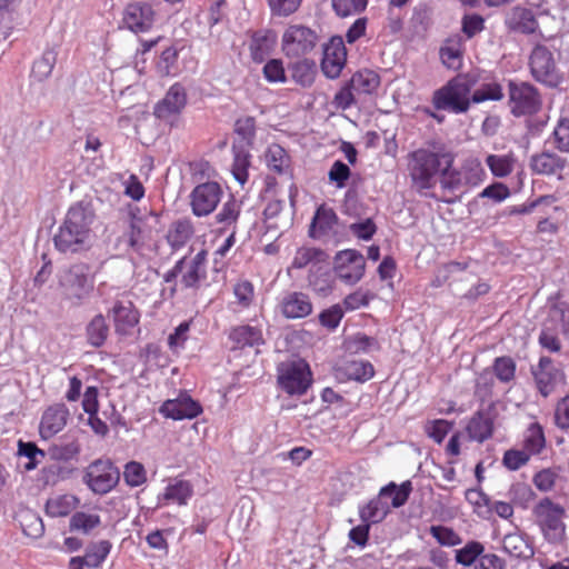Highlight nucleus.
<instances>
[{
	"label": "nucleus",
	"instance_id": "f257e3e1",
	"mask_svg": "<svg viewBox=\"0 0 569 569\" xmlns=\"http://www.w3.org/2000/svg\"><path fill=\"white\" fill-rule=\"evenodd\" d=\"M408 174L412 188L420 194L435 188L445 164L448 168L455 163V154L445 144L430 141L407 156Z\"/></svg>",
	"mask_w": 569,
	"mask_h": 569
},
{
	"label": "nucleus",
	"instance_id": "f03ea898",
	"mask_svg": "<svg viewBox=\"0 0 569 569\" xmlns=\"http://www.w3.org/2000/svg\"><path fill=\"white\" fill-rule=\"evenodd\" d=\"M93 219L94 213L88 206L82 202L72 206L54 236L56 248L64 253L82 250L90 240Z\"/></svg>",
	"mask_w": 569,
	"mask_h": 569
},
{
	"label": "nucleus",
	"instance_id": "7ed1b4c3",
	"mask_svg": "<svg viewBox=\"0 0 569 569\" xmlns=\"http://www.w3.org/2000/svg\"><path fill=\"white\" fill-rule=\"evenodd\" d=\"M531 512L535 523L548 542L559 543L565 539L566 525L563 518L566 511L562 506L546 497L533 506Z\"/></svg>",
	"mask_w": 569,
	"mask_h": 569
},
{
	"label": "nucleus",
	"instance_id": "20e7f679",
	"mask_svg": "<svg viewBox=\"0 0 569 569\" xmlns=\"http://www.w3.org/2000/svg\"><path fill=\"white\" fill-rule=\"evenodd\" d=\"M312 372L303 359L283 361L277 367L278 387L289 396H302L312 385Z\"/></svg>",
	"mask_w": 569,
	"mask_h": 569
},
{
	"label": "nucleus",
	"instance_id": "39448f33",
	"mask_svg": "<svg viewBox=\"0 0 569 569\" xmlns=\"http://www.w3.org/2000/svg\"><path fill=\"white\" fill-rule=\"evenodd\" d=\"M119 480L120 471L110 459H96L83 470L82 482L96 495L109 493Z\"/></svg>",
	"mask_w": 569,
	"mask_h": 569
},
{
	"label": "nucleus",
	"instance_id": "423d86ee",
	"mask_svg": "<svg viewBox=\"0 0 569 569\" xmlns=\"http://www.w3.org/2000/svg\"><path fill=\"white\" fill-rule=\"evenodd\" d=\"M317 32L305 24H289L281 37V51L289 60L310 54L317 47Z\"/></svg>",
	"mask_w": 569,
	"mask_h": 569
},
{
	"label": "nucleus",
	"instance_id": "0eeeda50",
	"mask_svg": "<svg viewBox=\"0 0 569 569\" xmlns=\"http://www.w3.org/2000/svg\"><path fill=\"white\" fill-rule=\"evenodd\" d=\"M471 87L459 79H452L432 94V104L437 110H448L453 113H465L471 101Z\"/></svg>",
	"mask_w": 569,
	"mask_h": 569
},
{
	"label": "nucleus",
	"instance_id": "6e6552de",
	"mask_svg": "<svg viewBox=\"0 0 569 569\" xmlns=\"http://www.w3.org/2000/svg\"><path fill=\"white\" fill-rule=\"evenodd\" d=\"M508 104L515 117L533 116L540 111L542 99L539 90L529 82H508Z\"/></svg>",
	"mask_w": 569,
	"mask_h": 569
},
{
	"label": "nucleus",
	"instance_id": "1a4fd4ad",
	"mask_svg": "<svg viewBox=\"0 0 569 569\" xmlns=\"http://www.w3.org/2000/svg\"><path fill=\"white\" fill-rule=\"evenodd\" d=\"M529 69L532 78L550 88H557L563 80L553 53L543 44H536L529 56Z\"/></svg>",
	"mask_w": 569,
	"mask_h": 569
},
{
	"label": "nucleus",
	"instance_id": "9d476101",
	"mask_svg": "<svg viewBox=\"0 0 569 569\" xmlns=\"http://www.w3.org/2000/svg\"><path fill=\"white\" fill-rule=\"evenodd\" d=\"M61 287L66 298L79 305L92 292L94 281L89 276L87 266L76 264L66 272Z\"/></svg>",
	"mask_w": 569,
	"mask_h": 569
},
{
	"label": "nucleus",
	"instance_id": "9b49d317",
	"mask_svg": "<svg viewBox=\"0 0 569 569\" xmlns=\"http://www.w3.org/2000/svg\"><path fill=\"white\" fill-rule=\"evenodd\" d=\"M157 13L152 4L133 1L126 6L122 13V24L133 33L149 32L156 22Z\"/></svg>",
	"mask_w": 569,
	"mask_h": 569
},
{
	"label": "nucleus",
	"instance_id": "f8f14e48",
	"mask_svg": "<svg viewBox=\"0 0 569 569\" xmlns=\"http://www.w3.org/2000/svg\"><path fill=\"white\" fill-rule=\"evenodd\" d=\"M222 197V188L218 182L208 181L198 184L191 191L190 206L197 217H206L213 212Z\"/></svg>",
	"mask_w": 569,
	"mask_h": 569
},
{
	"label": "nucleus",
	"instance_id": "ddd939ff",
	"mask_svg": "<svg viewBox=\"0 0 569 569\" xmlns=\"http://www.w3.org/2000/svg\"><path fill=\"white\" fill-rule=\"evenodd\" d=\"M529 168L535 174L556 177L558 180H562L569 172V161L555 151L545 150L530 157Z\"/></svg>",
	"mask_w": 569,
	"mask_h": 569
},
{
	"label": "nucleus",
	"instance_id": "4468645a",
	"mask_svg": "<svg viewBox=\"0 0 569 569\" xmlns=\"http://www.w3.org/2000/svg\"><path fill=\"white\" fill-rule=\"evenodd\" d=\"M365 268L363 256L355 249L339 251L335 257L336 274L346 283L358 282L363 277Z\"/></svg>",
	"mask_w": 569,
	"mask_h": 569
},
{
	"label": "nucleus",
	"instance_id": "2eb2a0df",
	"mask_svg": "<svg viewBox=\"0 0 569 569\" xmlns=\"http://www.w3.org/2000/svg\"><path fill=\"white\" fill-rule=\"evenodd\" d=\"M347 62V49L340 36H333L323 47L321 70L329 79H336Z\"/></svg>",
	"mask_w": 569,
	"mask_h": 569
},
{
	"label": "nucleus",
	"instance_id": "dca6fc26",
	"mask_svg": "<svg viewBox=\"0 0 569 569\" xmlns=\"http://www.w3.org/2000/svg\"><path fill=\"white\" fill-rule=\"evenodd\" d=\"M71 413L63 402H56L48 406L43 410L39 423V435L41 439L49 440L61 432L68 425Z\"/></svg>",
	"mask_w": 569,
	"mask_h": 569
},
{
	"label": "nucleus",
	"instance_id": "f3484780",
	"mask_svg": "<svg viewBox=\"0 0 569 569\" xmlns=\"http://www.w3.org/2000/svg\"><path fill=\"white\" fill-rule=\"evenodd\" d=\"M503 23L509 32L531 36L539 33L540 26L535 12L522 6L512 7L505 16Z\"/></svg>",
	"mask_w": 569,
	"mask_h": 569
},
{
	"label": "nucleus",
	"instance_id": "a211bd4d",
	"mask_svg": "<svg viewBox=\"0 0 569 569\" xmlns=\"http://www.w3.org/2000/svg\"><path fill=\"white\" fill-rule=\"evenodd\" d=\"M118 335H129L139 323L140 313L130 299H118L109 311Z\"/></svg>",
	"mask_w": 569,
	"mask_h": 569
},
{
	"label": "nucleus",
	"instance_id": "6ab92c4d",
	"mask_svg": "<svg viewBox=\"0 0 569 569\" xmlns=\"http://www.w3.org/2000/svg\"><path fill=\"white\" fill-rule=\"evenodd\" d=\"M160 413L173 420L193 419L202 413L201 405L193 400L189 395L182 393L176 399L166 400L160 409Z\"/></svg>",
	"mask_w": 569,
	"mask_h": 569
},
{
	"label": "nucleus",
	"instance_id": "aec40b11",
	"mask_svg": "<svg viewBox=\"0 0 569 569\" xmlns=\"http://www.w3.org/2000/svg\"><path fill=\"white\" fill-rule=\"evenodd\" d=\"M182 259H184V263L181 267L180 283L184 289H196L199 287L200 281L207 276V251L201 250L191 259H187L186 257Z\"/></svg>",
	"mask_w": 569,
	"mask_h": 569
},
{
	"label": "nucleus",
	"instance_id": "412c9836",
	"mask_svg": "<svg viewBox=\"0 0 569 569\" xmlns=\"http://www.w3.org/2000/svg\"><path fill=\"white\" fill-rule=\"evenodd\" d=\"M281 315L287 319L306 318L312 312V302L307 293L300 291L288 292L280 303Z\"/></svg>",
	"mask_w": 569,
	"mask_h": 569
},
{
	"label": "nucleus",
	"instance_id": "4be33fe9",
	"mask_svg": "<svg viewBox=\"0 0 569 569\" xmlns=\"http://www.w3.org/2000/svg\"><path fill=\"white\" fill-rule=\"evenodd\" d=\"M186 104V89L181 83L176 82L169 88L164 98L157 103L154 114L160 119H166L170 116L180 113Z\"/></svg>",
	"mask_w": 569,
	"mask_h": 569
},
{
	"label": "nucleus",
	"instance_id": "5701e85b",
	"mask_svg": "<svg viewBox=\"0 0 569 569\" xmlns=\"http://www.w3.org/2000/svg\"><path fill=\"white\" fill-rule=\"evenodd\" d=\"M232 349L259 347L264 343L262 329L258 326L239 325L232 327L228 333Z\"/></svg>",
	"mask_w": 569,
	"mask_h": 569
},
{
	"label": "nucleus",
	"instance_id": "b1692460",
	"mask_svg": "<svg viewBox=\"0 0 569 569\" xmlns=\"http://www.w3.org/2000/svg\"><path fill=\"white\" fill-rule=\"evenodd\" d=\"M466 432L469 440L483 443L493 436V418L482 410L476 411L467 422Z\"/></svg>",
	"mask_w": 569,
	"mask_h": 569
},
{
	"label": "nucleus",
	"instance_id": "393cba45",
	"mask_svg": "<svg viewBox=\"0 0 569 569\" xmlns=\"http://www.w3.org/2000/svg\"><path fill=\"white\" fill-rule=\"evenodd\" d=\"M277 43L276 33L270 29L252 32L249 42V52L253 62H263L273 51Z\"/></svg>",
	"mask_w": 569,
	"mask_h": 569
},
{
	"label": "nucleus",
	"instance_id": "a878e982",
	"mask_svg": "<svg viewBox=\"0 0 569 569\" xmlns=\"http://www.w3.org/2000/svg\"><path fill=\"white\" fill-rule=\"evenodd\" d=\"M328 254L318 248L313 247H301L297 249L293 259L290 264V269H305L310 268V272L316 269L321 271L322 264H329Z\"/></svg>",
	"mask_w": 569,
	"mask_h": 569
},
{
	"label": "nucleus",
	"instance_id": "bb28decb",
	"mask_svg": "<svg viewBox=\"0 0 569 569\" xmlns=\"http://www.w3.org/2000/svg\"><path fill=\"white\" fill-rule=\"evenodd\" d=\"M465 52L463 39L460 34H451L448 37L439 50L441 62L452 70H458L462 67V58Z\"/></svg>",
	"mask_w": 569,
	"mask_h": 569
},
{
	"label": "nucleus",
	"instance_id": "cd10ccee",
	"mask_svg": "<svg viewBox=\"0 0 569 569\" xmlns=\"http://www.w3.org/2000/svg\"><path fill=\"white\" fill-rule=\"evenodd\" d=\"M533 376L540 393L545 397L548 396L558 376V370L555 368L551 358L541 357Z\"/></svg>",
	"mask_w": 569,
	"mask_h": 569
},
{
	"label": "nucleus",
	"instance_id": "c85d7f7f",
	"mask_svg": "<svg viewBox=\"0 0 569 569\" xmlns=\"http://www.w3.org/2000/svg\"><path fill=\"white\" fill-rule=\"evenodd\" d=\"M289 71L292 80L302 88H310L317 76V66L313 60L307 57L297 59L289 63Z\"/></svg>",
	"mask_w": 569,
	"mask_h": 569
},
{
	"label": "nucleus",
	"instance_id": "c756f323",
	"mask_svg": "<svg viewBox=\"0 0 569 569\" xmlns=\"http://www.w3.org/2000/svg\"><path fill=\"white\" fill-rule=\"evenodd\" d=\"M358 96L372 94L380 86L379 74L370 69L355 72L348 81Z\"/></svg>",
	"mask_w": 569,
	"mask_h": 569
},
{
	"label": "nucleus",
	"instance_id": "7c9ffc66",
	"mask_svg": "<svg viewBox=\"0 0 569 569\" xmlns=\"http://www.w3.org/2000/svg\"><path fill=\"white\" fill-rule=\"evenodd\" d=\"M546 436L539 422L530 423L523 431L521 447L532 457L540 455L546 448Z\"/></svg>",
	"mask_w": 569,
	"mask_h": 569
},
{
	"label": "nucleus",
	"instance_id": "2f4dec72",
	"mask_svg": "<svg viewBox=\"0 0 569 569\" xmlns=\"http://www.w3.org/2000/svg\"><path fill=\"white\" fill-rule=\"evenodd\" d=\"M242 202L234 197H230L221 207L214 219L221 224L220 231L228 229L237 230V223L241 214Z\"/></svg>",
	"mask_w": 569,
	"mask_h": 569
},
{
	"label": "nucleus",
	"instance_id": "473e14b6",
	"mask_svg": "<svg viewBox=\"0 0 569 569\" xmlns=\"http://www.w3.org/2000/svg\"><path fill=\"white\" fill-rule=\"evenodd\" d=\"M79 503L80 499L74 495H60L48 499L46 503V512L52 518L67 517L77 509Z\"/></svg>",
	"mask_w": 569,
	"mask_h": 569
},
{
	"label": "nucleus",
	"instance_id": "72a5a7b5",
	"mask_svg": "<svg viewBox=\"0 0 569 569\" xmlns=\"http://www.w3.org/2000/svg\"><path fill=\"white\" fill-rule=\"evenodd\" d=\"M339 371L348 380L357 382H366L375 376V368L371 362L367 360H348L345 361Z\"/></svg>",
	"mask_w": 569,
	"mask_h": 569
},
{
	"label": "nucleus",
	"instance_id": "f704fd0d",
	"mask_svg": "<svg viewBox=\"0 0 569 569\" xmlns=\"http://www.w3.org/2000/svg\"><path fill=\"white\" fill-rule=\"evenodd\" d=\"M250 148H242V146H238L233 143L232 153L233 161L231 166V172L233 178L243 186L249 179V168L251 166V154L249 152Z\"/></svg>",
	"mask_w": 569,
	"mask_h": 569
},
{
	"label": "nucleus",
	"instance_id": "c9c22d12",
	"mask_svg": "<svg viewBox=\"0 0 569 569\" xmlns=\"http://www.w3.org/2000/svg\"><path fill=\"white\" fill-rule=\"evenodd\" d=\"M193 224L189 219H180L171 223L166 236L172 249L182 248L193 236Z\"/></svg>",
	"mask_w": 569,
	"mask_h": 569
},
{
	"label": "nucleus",
	"instance_id": "e433bc0d",
	"mask_svg": "<svg viewBox=\"0 0 569 569\" xmlns=\"http://www.w3.org/2000/svg\"><path fill=\"white\" fill-rule=\"evenodd\" d=\"M193 495L192 485L182 479H174L173 482L169 483L162 493V500L168 502H174L179 506L187 505L188 500Z\"/></svg>",
	"mask_w": 569,
	"mask_h": 569
},
{
	"label": "nucleus",
	"instance_id": "4c0bfd02",
	"mask_svg": "<svg viewBox=\"0 0 569 569\" xmlns=\"http://www.w3.org/2000/svg\"><path fill=\"white\" fill-rule=\"evenodd\" d=\"M381 498L382 497L378 496L359 507V517L362 522H367L371 526V523H378L387 517L390 508Z\"/></svg>",
	"mask_w": 569,
	"mask_h": 569
},
{
	"label": "nucleus",
	"instance_id": "58836bf2",
	"mask_svg": "<svg viewBox=\"0 0 569 569\" xmlns=\"http://www.w3.org/2000/svg\"><path fill=\"white\" fill-rule=\"evenodd\" d=\"M86 336L88 343L94 348L104 345L109 336V326L101 313L96 315L87 325Z\"/></svg>",
	"mask_w": 569,
	"mask_h": 569
},
{
	"label": "nucleus",
	"instance_id": "ea45409f",
	"mask_svg": "<svg viewBox=\"0 0 569 569\" xmlns=\"http://www.w3.org/2000/svg\"><path fill=\"white\" fill-rule=\"evenodd\" d=\"M101 526V517L96 512L76 511L69 521L70 531H78L83 535L91 533Z\"/></svg>",
	"mask_w": 569,
	"mask_h": 569
},
{
	"label": "nucleus",
	"instance_id": "a19ab883",
	"mask_svg": "<svg viewBox=\"0 0 569 569\" xmlns=\"http://www.w3.org/2000/svg\"><path fill=\"white\" fill-rule=\"evenodd\" d=\"M412 483L410 480L403 481L400 486L389 482L379 491L380 497H391V507L400 508L408 501L412 492Z\"/></svg>",
	"mask_w": 569,
	"mask_h": 569
},
{
	"label": "nucleus",
	"instance_id": "79ce46f5",
	"mask_svg": "<svg viewBox=\"0 0 569 569\" xmlns=\"http://www.w3.org/2000/svg\"><path fill=\"white\" fill-rule=\"evenodd\" d=\"M266 163L269 170L282 174L290 167V157L280 144L273 143L266 151Z\"/></svg>",
	"mask_w": 569,
	"mask_h": 569
},
{
	"label": "nucleus",
	"instance_id": "37998d69",
	"mask_svg": "<svg viewBox=\"0 0 569 569\" xmlns=\"http://www.w3.org/2000/svg\"><path fill=\"white\" fill-rule=\"evenodd\" d=\"M502 549L515 558H528L532 549L527 539L520 533H508L503 537Z\"/></svg>",
	"mask_w": 569,
	"mask_h": 569
},
{
	"label": "nucleus",
	"instance_id": "c03bdc74",
	"mask_svg": "<svg viewBox=\"0 0 569 569\" xmlns=\"http://www.w3.org/2000/svg\"><path fill=\"white\" fill-rule=\"evenodd\" d=\"M234 133L238 137L234 143L242 148H251L256 138V119L251 116L239 118L234 123Z\"/></svg>",
	"mask_w": 569,
	"mask_h": 569
},
{
	"label": "nucleus",
	"instance_id": "a18cd8bd",
	"mask_svg": "<svg viewBox=\"0 0 569 569\" xmlns=\"http://www.w3.org/2000/svg\"><path fill=\"white\" fill-rule=\"evenodd\" d=\"M486 163L495 177L505 178L513 171L516 158L512 152L508 154H489L486 158Z\"/></svg>",
	"mask_w": 569,
	"mask_h": 569
},
{
	"label": "nucleus",
	"instance_id": "49530a36",
	"mask_svg": "<svg viewBox=\"0 0 569 569\" xmlns=\"http://www.w3.org/2000/svg\"><path fill=\"white\" fill-rule=\"evenodd\" d=\"M111 547L112 545L109 540H100L88 546L84 556L81 558L87 567L99 568L110 553Z\"/></svg>",
	"mask_w": 569,
	"mask_h": 569
},
{
	"label": "nucleus",
	"instance_id": "de8ad7c7",
	"mask_svg": "<svg viewBox=\"0 0 569 569\" xmlns=\"http://www.w3.org/2000/svg\"><path fill=\"white\" fill-rule=\"evenodd\" d=\"M491 369L495 377L502 383H510L516 378L517 365L509 356L497 357Z\"/></svg>",
	"mask_w": 569,
	"mask_h": 569
},
{
	"label": "nucleus",
	"instance_id": "09e8293b",
	"mask_svg": "<svg viewBox=\"0 0 569 569\" xmlns=\"http://www.w3.org/2000/svg\"><path fill=\"white\" fill-rule=\"evenodd\" d=\"M485 551V546L477 540L468 541L462 548L456 550V562L465 567L472 566Z\"/></svg>",
	"mask_w": 569,
	"mask_h": 569
},
{
	"label": "nucleus",
	"instance_id": "8fccbe9b",
	"mask_svg": "<svg viewBox=\"0 0 569 569\" xmlns=\"http://www.w3.org/2000/svg\"><path fill=\"white\" fill-rule=\"evenodd\" d=\"M466 500L473 506L475 512L483 518H490L491 499L479 489H468L465 493Z\"/></svg>",
	"mask_w": 569,
	"mask_h": 569
},
{
	"label": "nucleus",
	"instance_id": "3c124183",
	"mask_svg": "<svg viewBox=\"0 0 569 569\" xmlns=\"http://www.w3.org/2000/svg\"><path fill=\"white\" fill-rule=\"evenodd\" d=\"M550 140L555 149L562 153H569V118H559L551 132Z\"/></svg>",
	"mask_w": 569,
	"mask_h": 569
},
{
	"label": "nucleus",
	"instance_id": "603ef678",
	"mask_svg": "<svg viewBox=\"0 0 569 569\" xmlns=\"http://www.w3.org/2000/svg\"><path fill=\"white\" fill-rule=\"evenodd\" d=\"M503 98V90L499 82L491 81L482 83L471 94V101L473 103H481L485 101H499Z\"/></svg>",
	"mask_w": 569,
	"mask_h": 569
},
{
	"label": "nucleus",
	"instance_id": "864d4df0",
	"mask_svg": "<svg viewBox=\"0 0 569 569\" xmlns=\"http://www.w3.org/2000/svg\"><path fill=\"white\" fill-rule=\"evenodd\" d=\"M369 0H331L335 13L340 18L360 14L366 11Z\"/></svg>",
	"mask_w": 569,
	"mask_h": 569
},
{
	"label": "nucleus",
	"instance_id": "5fc2aeb1",
	"mask_svg": "<svg viewBox=\"0 0 569 569\" xmlns=\"http://www.w3.org/2000/svg\"><path fill=\"white\" fill-rule=\"evenodd\" d=\"M124 482L131 487H140L147 481V470L141 462L129 461L123 467Z\"/></svg>",
	"mask_w": 569,
	"mask_h": 569
},
{
	"label": "nucleus",
	"instance_id": "6e6d98bb",
	"mask_svg": "<svg viewBox=\"0 0 569 569\" xmlns=\"http://www.w3.org/2000/svg\"><path fill=\"white\" fill-rule=\"evenodd\" d=\"M128 244L133 250H140L147 238L146 223L141 218L133 217L130 221L129 229L127 231Z\"/></svg>",
	"mask_w": 569,
	"mask_h": 569
},
{
	"label": "nucleus",
	"instance_id": "4d7b16f0",
	"mask_svg": "<svg viewBox=\"0 0 569 569\" xmlns=\"http://www.w3.org/2000/svg\"><path fill=\"white\" fill-rule=\"evenodd\" d=\"M453 428V422L446 419L429 420L425 425L426 435L440 445Z\"/></svg>",
	"mask_w": 569,
	"mask_h": 569
},
{
	"label": "nucleus",
	"instance_id": "13d9d810",
	"mask_svg": "<svg viewBox=\"0 0 569 569\" xmlns=\"http://www.w3.org/2000/svg\"><path fill=\"white\" fill-rule=\"evenodd\" d=\"M328 267L329 264H322L321 271L316 269L313 272H310L308 277L309 286L313 291L321 295H327L332 289L331 276Z\"/></svg>",
	"mask_w": 569,
	"mask_h": 569
},
{
	"label": "nucleus",
	"instance_id": "bf43d9fd",
	"mask_svg": "<svg viewBox=\"0 0 569 569\" xmlns=\"http://www.w3.org/2000/svg\"><path fill=\"white\" fill-rule=\"evenodd\" d=\"M429 532L440 546L456 547L462 542L459 533L450 527L441 525L431 526Z\"/></svg>",
	"mask_w": 569,
	"mask_h": 569
},
{
	"label": "nucleus",
	"instance_id": "052dcab7",
	"mask_svg": "<svg viewBox=\"0 0 569 569\" xmlns=\"http://www.w3.org/2000/svg\"><path fill=\"white\" fill-rule=\"evenodd\" d=\"M303 0H267L271 17L288 18L296 13Z\"/></svg>",
	"mask_w": 569,
	"mask_h": 569
},
{
	"label": "nucleus",
	"instance_id": "680f3d73",
	"mask_svg": "<svg viewBox=\"0 0 569 569\" xmlns=\"http://www.w3.org/2000/svg\"><path fill=\"white\" fill-rule=\"evenodd\" d=\"M56 56L52 51H46L38 60L33 62L31 77L38 81L47 79L54 67Z\"/></svg>",
	"mask_w": 569,
	"mask_h": 569
},
{
	"label": "nucleus",
	"instance_id": "e2e57ef3",
	"mask_svg": "<svg viewBox=\"0 0 569 569\" xmlns=\"http://www.w3.org/2000/svg\"><path fill=\"white\" fill-rule=\"evenodd\" d=\"M264 79L270 83H284L287 81L286 69L281 59H270L262 69Z\"/></svg>",
	"mask_w": 569,
	"mask_h": 569
},
{
	"label": "nucleus",
	"instance_id": "0e129e2a",
	"mask_svg": "<svg viewBox=\"0 0 569 569\" xmlns=\"http://www.w3.org/2000/svg\"><path fill=\"white\" fill-rule=\"evenodd\" d=\"M233 295L241 308H249L254 300V287L249 280H239L233 286Z\"/></svg>",
	"mask_w": 569,
	"mask_h": 569
},
{
	"label": "nucleus",
	"instance_id": "69168bd1",
	"mask_svg": "<svg viewBox=\"0 0 569 569\" xmlns=\"http://www.w3.org/2000/svg\"><path fill=\"white\" fill-rule=\"evenodd\" d=\"M531 456L521 447V449H509L502 457L503 466L511 471H516L526 466Z\"/></svg>",
	"mask_w": 569,
	"mask_h": 569
},
{
	"label": "nucleus",
	"instance_id": "338daca9",
	"mask_svg": "<svg viewBox=\"0 0 569 569\" xmlns=\"http://www.w3.org/2000/svg\"><path fill=\"white\" fill-rule=\"evenodd\" d=\"M485 30V19L478 13L465 14L461 19V31L467 39L473 38L476 34Z\"/></svg>",
	"mask_w": 569,
	"mask_h": 569
},
{
	"label": "nucleus",
	"instance_id": "774afa93",
	"mask_svg": "<svg viewBox=\"0 0 569 569\" xmlns=\"http://www.w3.org/2000/svg\"><path fill=\"white\" fill-rule=\"evenodd\" d=\"M446 167V164L442 167V171H440L438 177L440 186L443 190H457L461 186V173L453 166Z\"/></svg>",
	"mask_w": 569,
	"mask_h": 569
}]
</instances>
